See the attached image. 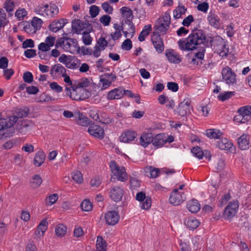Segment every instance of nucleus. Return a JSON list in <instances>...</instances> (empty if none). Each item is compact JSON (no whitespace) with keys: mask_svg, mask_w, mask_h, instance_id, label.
<instances>
[{"mask_svg":"<svg viewBox=\"0 0 251 251\" xmlns=\"http://www.w3.org/2000/svg\"><path fill=\"white\" fill-rule=\"evenodd\" d=\"M6 25V14L2 9L0 8V27H4Z\"/></svg>","mask_w":251,"mask_h":251,"instance_id":"6e6d98bb","label":"nucleus"},{"mask_svg":"<svg viewBox=\"0 0 251 251\" xmlns=\"http://www.w3.org/2000/svg\"><path fill=\"white\" fill-rule=\"evenodd\" d=\"M88 132L95 137L99 139H102L104 136V131L101 127L99 126L95 125L91 126L88 129Z\"/></svg>","mask_w":251,"mask_h":251,"instance_id":"4468645a","label":"nucleus"},{"mask_svg":"<svg viewBox=\"0 0 251 251\" xmlns=\"http://www.w3.org/2000/svg\"><path fill=\"white\" fill-rule=\"evenodd\" d=\"M119 218L118 213L115 211H109L105 214L106 223L108 225H116L118 222Z\"/></svg>","mask_w":251,"mask_h":251,"instance_id":"9b49d317","label":"nucleus"},{"mask_svg":"<svg viewBox=\"0 0 251 251\" xmlns=\"http://www.w3.org/2000/svg\"><path fill=\"white\" fill-rule=\"evenodd\" d=\"M210 42L211 44L210 47H213L217 50H220L224 47L225 41L220 36H215L212 37H210Z\"/></svg>","mask_w":251,"mask_h":251,"instance_id":"aec40b11","label":"nucleus"},{"mask_svg":"<svg viewBox=\"0 0 251 251\" xmlns=\"http://www.w3.org/2000/svg\"><path fill=\"white\" fill-rule=\"evenodd\" d=\"M187 11V8L184 6H178L174 11V16L176 19L181 18V15L184 14Z\"/></svg>","mask_w":251,"mask_h":251,"instance_id":"a19ab883","label":"nucleus"},{"mask_svg":"<svg viewBox=\"0 0 251 251\" xmlns=\"http://www.w3.org/2000/svg\"><path fill=\"white\" fill-rule=\"evenodd\" d=\"M42 182V179L41 177L38 175H35L31 180L32 187L34 188L40 186Z\"/></svg>","mask_w":251,"mask_h":251,"instance_id":"79ce46f5","label":"nucleus"},{"mask_svg":"<svg viewBox=\"0 0 251 251\" xmlns=\"http://www.w3.org/2000/svg\"><path fill=\"white\" fill-rule=\"evenodd\" d=\"M239 148L242 150H246L249 148V137L245 134H243L238 139Z\"/></svg>","mask_w":251,"mask_h":251,"instance_id":"5701e85b","label":"nucleus"},{"mask_svg":"<svg viewBox=\"0 0 251 251\" xmlns=\"http://www.w3.org/2000/svg\"><path fill=\"white\" fill-rule=\"evenodd\" d=\"M49 5L48 4L45 5L41 4L36 6L34 9V11L38 14L43 15L44 12L46 11V8H49Z\"/></svg>","mask_w":251,"mask_h":251,"instance_id":"3c124183","label":"nucleus"},{"mask_svg":"<svg viewBox=\"0 0 251 251\" xmlns=\"http://www.w3.org/2000/svg\"><path fill=\"white\" fill-rule=\"evenodd\" d=\"M42 23L43 21L41 19L36 17L33 18L31 24L32 27H34L33 32H35L36 30L40 28V27L42 26Z\"/></svg>","mask_w":251,"mask_h":251,"instance_id":"ea45409f","label":"nucleus"},{"mask_svg":"<svg viewBox=\"0 0 251 251\" xmlns=\"http://www.w3.org/2000/svg\"><path fill=\"white\" fill-rule=\"evenodd\" d=\"M222 75L223 79L227 84H233L236 82V75L229 67L224 68L222 70Z\"/></svg>","mask_w":251,"mask_h":251,"instance_id":"6e6552de","label":"nucleus"},{"mask_svg":"<svg viewBox=\"0 0 251 251\" xmlns=\"http://www.w3.org/2000/svg\"><path fill=\"white\" fill-rule=\"evenodd\" d=\"M191 152L199 159H201L204 155V153L201 149L198 146L193 147L191 149Z\"/></svg>","mask_w":251,"mask_h":251,"instance_id":"a18cd8bd","label":"nucleus"},{"mask_svg":"<svg viewBox=\"0 0 251 251\" xmlns=\"http://www.w3.org/2000/svg\"><path fill=\"white\" fill-rule=\"evenodd\" d=\"M45 153L42 150L37 152L33 160V164L37 167H40L44 163L45 159Z\"/></svg>","mask_w":251,"mask_h":251,"instance_id":"a878e982","label":"nucleus"},{"mask_svg":"<svg viewBox=\"0 0 251 251\" xmlns=\"http://www.w3.org/2000/svg\"><path fill=\"white\" fill-rule=\"evenodd\" d=\"M90 84V81L87 78L84 77L81 79V82L78 83L77 86H76V87H77L78 89L79 88H82V89H80L79 90V92H87L86 91V89H84L83 88L84 87H86L88 86Z\"/></svg>","mask_w":251,"mask_h":251,"instance_id":"e433bc0d","label":"nucleus"},{"mask_svg":"<svg viewBox=\"0 0 251 251\" xmlns=\"http://www.w3.org/2000/svg\"><path fill=\"white\" fill-rule=\"evenodd\" d=\"M33 125L31 121L23 120L18 122L16 130L19 132L25 133L28 130V127L32 126Z\"/></svg>","mask_w":251,"mask_h":251,"instance_id":"2eb2a0df","label":"nucleus"},{"mask_svg":"<svg viewBox=\"0 0 251 251\" xmlns=\"http://www.w3.org/2000/svg\"><path fill=\"white\" fill-rule=\"evenodd\" d=\"M50 88L51 90L57 93H60L62 91V87L59 85L56 82H52L50 84Z\"/></svg>","mask_w":251,"mask_h":251,"instance_id":"e2e57ef3","label":"nucleus"},{"mask_svg":"<svg viewBox=\"0 0 251 251\" xmlns=\"http://www.w3.org/2000/svg\"><path fill=\"white\" fill-rule=\"evenodd\" d=\"M206 132V135L211 139H218L222 135V132L216 129H208Z\"/></svg>","mask_w":251,"mask_h":251,"instance_id":"f704fd0d","label":"nucleus"},{"mask_svg":"<svg viewBox=\"0 0 251 251\" xmlns=\"http://www.w3.org/2000/svg\"><path fill=\"white\" fill-rule=\"evenodd\" d=\"M24 54L28 58H33L36 55V50L33 49H27L25 51Z\"/></svg>","mask_w":251,"mask_h":251,"instance_id":"338daca9","label":"nucleus"},{"mask_svg":"<svg viewBox=\"0 0 251 251\" xmlns=\"http://www.w3.org/2000/svg\"><path fill=\"white\" fill-rule=\"evenodd\" d=\"M13 122L10 120V126H7V128L5 129L6 132H4V137H9L12 136L13 134L15 132V128L13 126Z\"/></svg>","mask_w":251,"mask_h":251,"instance_id":"09e8293b","label":"nucleus"},{"mask_svg":"<svg viewBox=\"0 0 251 251\" xmlns=\"http://www.w3.org/2000/svg\"><path fill=\"white\" fill-rule=\"evenodd\" d=\"M198 35H196L197 37ZM195 38V35L193 34V30H192L191 33L188 36V37L185 40H179L178 41V45L179 48L182 50H195L196 47L195 46L194 38Z\"/></svg>","mask_w":251,"mask_h":251,"instance_id":"39448f33","label":"nucleus"},{"mask_svg":"<svg viewBox=\"0 0 251 251\" xmlns=\"http://www.w3.org/2000/svg\"><path fill=\"white\" fill-rule=\"evenodd\" d=\"M236 213L235 210H233L231 208L226 207L224 211V216L227 219H231Z\"/></svg>","mask_w":251,"mask_h":251,"instance_id":"de8ad7c7","label":"nucleus"},{"mask_svg":"<svg viewBox=\"0 0 251 251\" xmlns=\"http://www.w3.org/2000/svg\"><path fill=\"white\" fill-rule=\"evenodd\" d=\"M29 112V109L27 107H25L23 108L18 109L16 111L17 116H14V119L16 120V121L18 118H23L26 117Z\"/></svg>","mask_w":251,"mask_h":251,"instance_id":"7c9ffc66","label":"nucleus"},{"mask_svg":"<svg viewBox=\"0 0 251 251\" xmlns=\"http://www.w3.org/2000/svg\"><path fill=\"white\" fill-rule=\"evenodd\" d=\"M171 22V18L169 14H166L162 17L158 19L153 26L154 31H158L159 34L164 35L169 29Z\"/></svg>","mask_w":251,"mask_h":251,"instance_id":"f257e3e1","label":"nucleus"},{"mask_svg":"<svg viewBox=\"0 0 251 251\" xmlns=\"http://www.w3.org/2000/svg\"><path fill=\"white\" fill-rule=\"evenodd\" d=\"M238 114L235 116L233 120L239 123H245L251 120V106H245L238 110Z\"/></svg>","mask_w":251,"mask_h":251,"instance_id":"20e7f679","label":"nucleus"},{"mask_svg":"<svg viewBox=\"0 0 251 251\" xmlns=\"http://www.w3.org/2000/svg\"><path fill=\"white\" fill-rule=\"evenodd\" d=\"M196 48L195 50H198V51L195 53L194 57L198 59L202 60L206 50L205 47L196 46Z\"/></svg>","mask_w":251,"mask_h":251,"instance_id":"58836bf2","label":"nucleus"},{"mask_svg":"<svg viewBox=\"0 0 251 251\" xmlns=\"http://www.w3.org/2000/svg\"><path fill=\"white\" fill-rule=\"evenodd\" d=\"M55 232L57 237H62L67 232L66 226L62 224L57 225L55 227Z\"/></svg>","mask_w":251,"mask_h":251,"instance_id":"473e14b6","label":"nucleus"},{"mask_svg":"<svg viewBox=\"0 0 251 251\" xmlns=\"http://www.w3.org/2000/svg\"><path fill=\"white\" fill-rule=\"evenodd\" d=\"M97 43L99 45V47H100L102 50H104L106 47L108 46V42L103 37H100Z\"/></svg>","mask_w":251,"mask_h":251,"instance_id":"774afa93","label":"nucleus"},{"mask_svg":"<svg viewBox=\"0 0 251 251\" xmlns=\"http://www.w3.org/2000/svg\"><path fill=\"white\" fill-rule=\"evenodd\" d=\"M93 31L92 26H89V28L87 30H84L82 34H83L82 40L83 43L85 45H89L92 41V38L90 35V33Z\"/></svg>","mask_w":251,"mask_h":251,"instance_id":"c85d7f7f","label":"nucleus"},{"mask_svg":"<svg viewBox=\"0 0 251 251\" xmlns=\"http://www.w3.org/2000/svg\"><path fill=\"white\" fill-rule=\"evenodd\" d=\"M137 135V133L136 132L127 130L122 134L120 137V140L124 143H129L134 140Z\"/></svg>","mask_w":251,"mask_h":251,"instance_id":"f3484780","label":"nucleus"},{"mask_svg":"<svg viewBox=\"0 0 251 251\" xmlns=\"http://www.w3.org/2000/svg\"><path fill=\"white\" fill-rule=\"evenodd\" d=\"M23 79L26 83H31L33 80V76L31 73L26 72L23 75Z\"/></svg>","mask_w":251,"mask_h":251,"instance_id":"4d7b16f0","label":"nucleus"},{"mask_svg":"<svg viewBox=\"0 0 251 251\" xmlns=\"http://www.w3.org/2000/svg\"><path fill=\"white\" fill-rule=\"evenodd\" d=\"M120 11L123 16L126 19L133 18L132 11L129 7L124 6L120 9Z\"/></svg>","mask_w":251,"mask_h":251,"instance_id":"4c0bfd02","label":"nucleus"},{"mask_svg":"<svg viewBox=\"0 0 251 251\" xmlns=\"http://www.w3.org/2000/svg\"><path fill=\"white\" fill-rule=\"evenodd\" d=\"M151 41L156 51L162 53L164 50L163 39L160 37V34L158 31H154L151 37Z\"/></svg>","mask_w":251,"mask_h":251,"instance_id":"0eeeda50","label":"nucleus"},{"mask_svg":"<svg viewBox=\"0 0 251 251\" xmlns=\"http://www.w3.org/2000/svg\"><path fill=\"white\" fill-rule=\"evenodd\" d=\"M107 243L102 236H98L97 239L96 247L98 251H106L107 249Z\"/></svg>","mask_w":251,"mask_h":251,"instance_id":"c756f323","label":"nucleus"},{"mask_svg":"<svg viewBox=\"0 0 251 251\" xmlns=\"http://www.w3.org/2000/svg\"><path fill=\"white\" fill-rule=\"evenodd\" d=\"M101 7L104 11L108 14L112 13L113 10V7L110 6L108 2H104L102 3Z\"/></svg>","mask_w":251,"mask_h":251,"instance_id":"69168bd1","label":"nucleus"},{"mask_svg":"<svg viewBox=\"0 0 251 251\" xmlns=\"http://www.w3.org/2000/svg\"><path fill=\"white\" fill-rule=\"evenodd\" d=\"M82 210L85 211H89L92 208V204L89 200H84L80 205Z\"/></svg>","mask_w":251,"mask_h":251,"instance_id":"8fccbe9b","label":"nucleus"},{"mask_svg":"<svg viewBox=\"0 0 251 251\" xmlns=\"http://www.w3.org/2000/svg\"><path fill=\"white\" fill-rule=\"evenodd\" d=\"M110 198L114 201H120L123 196L124 190L120 187L114 186L109 192Z\"/></svg>","mask_w":251,"mask_h":251,"instance_id":"f8f14e48","label":"nucleus"},{"mask_svg":"<svg viewBox=\"0 0 251 251\" xmlns=\"http://www.w3.org/2000/svg\"><path fill=\"white\" fill-rule=\"evenodd\" d=\"M132 44L131 41L129 39H126L121 45V48L126 50H129L131 49Z\"/></svg>","mask_w":251,"mask_h":251,"instance_id":"864d4df0","label":"nucleus"},{"mask_svg":"<svg viewBox=\"0 0 251 251\" xmlns=\"http://www.w3.org/2000/svg\"><path fill=\"white\" fill-rule=\"evenodd\" d=\"M153 134L150 132L143 133L140 137V145L146 148L152 142Z\"/></svg>","mask_w":251,"mask_h":251,"instance_id":"412c9836","label":"nucleus"},{"mask_svg":"<svg viewBox=\"0 0 251 251\" xmlns=\"http://www.w3.org/2000/svg\"><path fill=\"white\" fill-rule=\"evenodd\" d=\"M193 32L195 35H198L197 37L195 35V38H194V42H196L195 43V47L196 46L204 47L205 49L206 47H210V37H209V38L206 37L203 30L194 28L193 29Z\"/></svg>","mask_w":251,"mask_h":251,"instance_id":"f03ea898","label":"nucleus"},{"mask_svg":"<svg viewBox=\"0 0 251 251\" xmlns=\"http://www.w3.org/2000/svg\"><path fill=\"white\" fill-rule=\"evenodd\" d=\"M124 89L122 87L116 88L110 91L107 94L109 100H118L123 97Z\"/></svg>","mask_w":251,"mask_h":251,"instance_id":"4be33fe9","label":"nucleus"},{"mask_svg":"<svg viewBox=\"0 0 251 251\" xmlns=\"http://www.w3.org/2000/svg\"><path fill=\"white\" fill-rule=\"evenodd\" d=\"M200 224V222L197 219L194 218H189L185 222V225L190 229H194L197 228Z\"/></svg>","mask_w":251,"mask_h":251,"instance_id":"c9c22d12","label":"nucleus"},{"mask_svg":"<svg viewBox=\"0 0 251 251\" xmlns=\"http://www.w3.org/2000/svg\"><path fill=\"white\" fill-rule=\"evenodd\" d=\"M50 13L51 17H53L54 15H57L58 13V8L55 4L50 3Z\"/></svg>","mask_w":251,"mask_h":251,"instance_id":"0e129e2a","label":"nucleus"},{"mask_svg":"<svg viewBox=\"0 0 251 251\" xmlns=\"http://www.w3.org/2000/svg\"><path fill=\"white\" fill-rule=\"evenodd\" d=\"M89 26H92V25L89 22L84 23L79 19H75L72 22V30L74 33L77 34H81L83 29L87 30Z\"/></svg>","mask_w":251,"mask_h":251,"instance_id":"423d86ee","label":"nucleus"},{"mask_svg":"<svg viewBox=\"0 0 251 251\" xmlns=\"http://www.w3.org/2000/svg\"><path fill=\"white\" fill-rule=\"evenodd\" d=\"M73 179L77 183H81L83 181L82 175L80 171H74L72 174Z\"/></svg>","mask_w":251,"mask_h":251,"instance_id":"c03bdc74","label":"nucleus"},{"mask_svg":"<svg viewBox=\"0 0 251 251\" xmlns=\"http://www.w3.org/2000/svg\"><path fill=\"white\" fill-rule=\"evenodd\" d=\"M235 92L234 91L226 92L224 93L220 94L218 96V98L219 100L224 101L234 96L235 95Z\"/></svg>","mask_w":251,"mask_h":251,"instance_id":"37998d69","label":"nucleus"},{"mask_svg":"<svg viewBox=\"0 0 251 251\" xmlns=\"http://www.w3.org/2000/svg\"><path fill=\"white\" fill-rule=\"evenodd\" d=\"M109 167L112 173L116 176L118 180L124 182L127 179L125 167L120 168L115 161L112 160L110 162Z\"/></svg>","mask_w":251,"mask_h":251,"instance_id":"7ed1b4c3","label":"nucleus"},{"mask_svg":"<svg viewBox=\"0 0 251 251\" xmlns=\"http://www.w3.org/2000/svg\"><path fill=\"white\" fill-rule=\"evenodd\" d=\"M48 223L46 219L43 220L37 227V230L35 232V236L39 238L40 236H43L45 232L48 228Z\"/></svg>","mask_w":251,"mask_h":251,"instance_id":"393cba45","label":"nucleus"},{"mask_svg":"<svg viewBox=\"0 0 251 251\" xmlns=\"http://www.w3.org/2000/svg\"><path fill=\"white\" fill-rule=\"evenodd\" d=\"M170 203L174 205H178L183 202L181 193L178 189H175L171 193L169 198Z\"/></svg>","mask_w":251,"mask_h":251,"instance_id":"ddd939ff","label":"nucleus"},{"mask_svg":"<svg viewBox=\"0 0 251 251\" xmlns=\"http://www.w3.org/2000/svg\"><path fill=\"white\" fill-rule=\"evenodd\" d=\"M67 20L60 19L58 20H54L49 26V29L53 32H56L62 28L67 23Z\"/></svg>","mask_w":251,"mask_h":251,"instance_id":"a211bd4d","label":"nucleus"},{"mask_svg":"<svg viewBox=\"0 0 251 251\" xmlns=\"http://www.w3.org/2000/svg\"><path fill=\"white\" fill-rule=\"evenodd\" d=\"M77 123L81 126H87L89 125H92L93 122L84 116L82 113L79 112L78 113Z\"/></svg>","mask_w":251,"mask_h":251,"instance_id":"cd10ccee","label":"nucleus"},{"mask_svg":"<svg viewBox=\"0 0 251 251\" xmlns=\"http://www.w3.org/2000/svg\"><path fill=\"white\" fill-rule=\"evenodd\" d=\"M166 56L170 63L178 64L181 61V59L178 53H176L174 50L169 49L166 50Z\"/></svg>","mask_w":251,"mask_h":251,"instance_id":"6ab92c4d","label":"nucleus"},{"mask_svg":"<svg viewBox=\"0 0 251 251\" xmlns=\"http://www.w3.org/2000/svg\"><path fill=\"white\" fill-rule=\"evenodd\" d=\"M151 30V25H145L139 35L138 40L140 42L144 41L145 40V37L149 34Z\"/></svg>","mask_w":251,"mask_h":251,"instance_id":"72a5a7b5","label":"nucleus"},{"mask_svg":"<svg viewBox=\"0 0 251 251\" xmlns=\"http://www.w3.org/2000/svg\"><path fill=\"white\" fill-rule=\"evenodd\" d=\"M26 15V11L24 9H18L15 13V16L19 21L22 20Z\"/></svg>","mask_w":251,"mask_h":251,"instance_id":"680f3d73","label":"nucleus"},{"mask_svg":"<svg viewBox=\"0 0 251 251\" xmlns=\"http://www.w3.org/2000/svg\"><path fill=\"white\" fill-rule=\"evenodd\" d=\"M111 19V17L109 15H104L100 18V21L104 26H108L110 24Z\"/></svg>","mask_w":251,"mask_h":251,"instance_id":"bf43d9fd","label":"nucleus"},{"mask_svg":"<svg viewBox=\"0 0 251 251\" xmlns=\"http://www.w3.org/2000/svg\"><path fill=\"white\" fill-rule=\"evenodd\" d=\"M72 93H71L69 95V97L70 98H71L72 100H84L89 97L91 94L90 92L88 91H87V92H85V93L84 94V92H82V94H78L77 92V89L78 88L76 87V86H72Z\"/></svg>","mask_w":251,"mask_h":251,"instance_id":"9d476101","label":"nucleus"},{"mask_svg":"<svg viewBox=\"0 0 251 251\" xmlns=\"http://www.w3.org/2000/svg\"><path fill=\"white\" fill-rule=\"evenodd\" d=\"M34 47V41L31 39H26L25 41L23 42L22 44V48L24 49H26L28 48H32Z\"/></svg>","mask_w":251,"mask_h":251,"instance_id":"052dcab7","label":"nucleus"},{"mask_svg":"<svg viewBox=\"0 0 251 251\" xmlns=\"http://www.w3.org/2000/svg\"><path fill=\"white\" fill-rule=\"evenodd\" d=\"M187 208L191 212L196 213L200 209L201 205L197 200L192 199L187 202Z\"/></svg>","mask_w":251,"mask_h":251,"instance_id":"bb28decb","label":"nucleus"},{"mask_svg":"<svg viewBox=\"0 0 251 251\" xmlns=\"http://www.w3.org/2000/svg\"><path fill=\"white\" fill-rule=\"evenodd\" d=\"M100 9L98 6L93 5L90 6L89 13L92 18L96 17L99 13Z\"/></svg>","mask_w":251,"mask_h":251,"instance_id":"13d9d810","label":"nucleus"},{"mask_svg":"<svg viewBox=\"0 0 251 251\" xmlns=\"http://www.w3.org/2000/svg\"><path fill=\"white\" fill-rule=\"evenodd\" d=\"M166 136L164 133L158 134L153 138L152 145L157 148L161 147L165 144Z\"/></svg>","mask_w":251,"mask_h":251,"instance_id":"b1692460","label":"nucleus"},{"mask_svg":"<svg viewBox=\"0 0 251 251\" xmlns=\"http://www.w3.org/2000/svg\"><path fill=\"white\" fill-rule=\"evenodd\" d=\"M216 146L222 150L228 151L230 152H233L235 151L233 144L226 138L217 141Z\"/></svg>","mask_w":251,"mask_h":251,"instance_id":"dca6fc26","label":"nucleus"},{"mask_svg":"<svg viewBox=\"0 0 251 251\" xmlns=\"http://www.w3.org/2000/svg\"><path fill=\"white\" fill-rule=\"evenodd\" d=\"M191 104V100L190 99H186L181 102L177 107L178 114L182 117L186 116L190 113V108Z\"/></svg>","mask_w":251,"mask_h":251,"instance_id":"1a4fd4ad","label":"nucleus"},{"mask_svg":"<svg viewBox=\"0 0 251 251\" xmlns=\"http://www.w3.org/2000/svg\"><path fill=\"white\" fill-rule=\"evenodd\" d=\"M141 208L145 210H148L150 208L151 205V200L150 197L147 198L143 201H141Z\"/></svg>","mask_w":251,"mask_h":251,"instance_id":"49530a36","label":"nucleus"},{"mask_svg":"<svg viewBox=\"0 0 251 251\" xmlns=\"http://www.w3.org/2000/svg\"><path fill=\"white\" fill-rule=\"evenodd\" d=\"M53 68H55V73L63 75L66 73V69L61 64L57 63L53 65Z\"/></svg>","mask_w":251,"mask_h":251,"instance_id":"603ef678","label":"nucleus"},{"mask_svg":"<svg viewBox=\"0 0 251 251\" xmlns=\"http://www.w3.org/2000/svg\"><path fill=\"white\" fill-rule=\"evenodd\" d=\"M209 24L216 28H219L220 25V21L218 17L215 14L209 15L207 17Z\"/></svg>","mask_w":251,"mask_h":251,"instance_id":"2f4dec72","label":"nucleus"},{"mask_svg":"<svg viewBox=\"0 0 251 251\" xmlns=\"http://www.w3.org/2000/svg\"><path fill=\"white\" fill-rule=\"evenodd\" d=\"M14 4L11 0H6L4 3V8L7 12H12L14 9Z\"/></svg>","mask_w":251,"mask_h":251,"instance_id":"5fc2aeb1","label":"nucleus"}]
</instances>
